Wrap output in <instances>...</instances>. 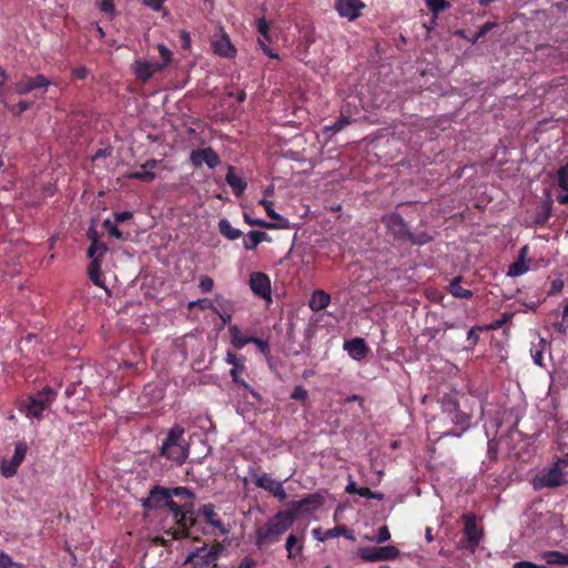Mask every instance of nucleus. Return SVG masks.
I'll return each instance as SVG.
<instances>
[{
	"label": "nucleus",
	"instance_id": "f257e3e1",
	"mask_svg": "<svg viewBox=\"0 0 568 568\" xmlns=\"http://www.w3.org/2000/svg\"><path fill=\"white\" fill-rule=\"evenodd\" d=\"M187 498L194 499V493L187 487L168 488L164 486H153L148 496L140 499V504L144 510H161L168 508L170 510H178V503L173 498Z\"/></svg>",
	"mask_w": 568,
	"mask_h": 568
},
{
	"label": "nucleus",
	"instance_id": "f03ea898",
	"mask_svg": "<svg viewBox=\"0 0 568 568\" xmlns=\"http://www.w3.org/2000/svg\"><path fill=\"white\" fill-rule=\"evenodd\" d=\"M184 428L180 425L171 427L160 447L159 456L178 465H183L190 453L189 445L184 439Z\"/></svg>",
	"mask_w": 568,
	"mask_h": 568
},
{
	"label": "nucleus",
	"instance_id": "7ed1b4c3",
	"mask_svg": "<svg viewBox=\"0 0 568 568\" xmlns=\"http://www.w3.org/2000/svg\"><path fill=\"white\" fill-rule=\"evenodd\" d=\"M293 524L291 519H287V517L282 514V510L277 511L263 526L256 529L255 545L261 548L265 545L277 542Z\"/></svg>",
	"mask_w": 568,
	"mask_h": 568
},
{
	"label": "nucleus",
	"instance_id": "20e7f679",
	"mask_svg": "<svg viewBox=\"0 0 568 568\" xmlns=\"http://www.w3.org/2000/svg\"><path fill=\"white\" fill-rule=\"evenodd\" d=\"M57 396L55 390L45 386L34 395H28L19 405V410L29 418L41 419L42 414L50 407Z\"/></svg>",
	"mask_w": 568,
	"mask_h": 568
},
{
	"label": "nucleus",
	"instance_id": "39448f33",
	"mask_svg": "<svg viewBox=\"0 0 568 568\" xmlns=\"http://www.w3.org/2000/svg\"><path fill=\"white\" fill-rule=\"evenodd\" d=\"M178 510H170L173 515L175 528H170L165 534L171 539L179 540L184 538H192L191 528L196 524V519L192 516L193 505L192 504H178Z\"/></svg>",
	"mask_w": 568,
	"mask_h": 568
},
{
	"label": "nucleus",
	"instance_id": "423d86ee",
	"mask_svg": "<svg viewBox=\"0 0 568 568\" xmlns=\"http://www.w3.org/2000/svg\"><path fill=\"white\" fill-rule=\"evenodd\" d=\"M324 498L320 494H310L301 500H293L287 504V509L282 510V514L291 519L293 523L301 515H312L322 507Z\"/></svg>",
	"mask_w": 568,
	"mask_h": 568
},
{
	"label": "nucleus",
	"instance_id": "0eeeda50",
	"mask_svg": "<svg viewBox=\"0 0 568 568\" xmlns=\"http://www.w3.org/2000/svg\"><path fill=\"white\" fill-rule=\"evenodd\" d=\"M221 551L222 546L220 544H215L210 548L204 545L192 551L186 557L185 564L192 568H216Z\"/></svg>",
	"mask_w": 568,
	"mask_h": 568
},
{
	"label": "nucleus",
	"instance_id": "6e6552de",
	"mask_svg": "<svg viewBox=\"0 0 568 568\" xmlns=\"http://www.w3.org/2000/svg\"><path fill=\"white\" fill-rule=\"evenodd\" d=\"M536 51L540 61L552 70L568 63V42H561L559 45L540 44Z\"/></svg>",
	"mask_w": 568,
	"mask_h": 568
},
{
	"label": "nucleus",
	"instance_id": "1a4fd4ad",
	"mask_svg": "<svg viewBox=\"0 0 568 568\" xmlns=\"http://www.w3.org/2000/svg\"><path fill=\"white\" fill-rule=\"evenodd\" d=\"M444 412L448 414L454 425L459 426V432H446V436H462L470 426V415L459 409V404L453 398H447L443 403Z\"/></svg>",
	"mask_w": 568,
	"mask_h": 568
},
{
	"label": "nucleus",
	"instance_id": "9d476101",
	"mask_svg": "<svg viewBox=\"0 0 568 568\" xmlns=\"http://www.w3.org/2000/svg\"><path fill=\"white\" fill-rule=\"evenodd\" d=\"M564 471L554 464L550 468L545 469L537 474L532 479V487L535 490L542 488H557L566 484Z\"/></svg>",
	"mask_w": 568,
	"mask_h": 568
},
{
	"label": "nucleus",
	"instance_id": "9b49d317",
	"mask_svg": "<svg viewBox=\"0 0 568 568\" xmlns=\"http://www.w3.org/2000/svg\"><path fill=\"white\" fill-rule=\"evenodd\" d=\"M382 222L385 225L387 233L398 242H405L409 237V227L407 222L397 212H392L382 217Z\"/></svg>",
	"mask_w": 568,
	"mask_h": 568
},
{
	"label": "nucleus",
	"instance_id": "f8f14e48",
	"mask_svg": "<svg viewBox=\"0 0 568 568\" xmlns=\"http://www.w3.org/2000/svg\"><path fill=\"white\" fill-rule=\"evenodd\" d=\"M399 555L395 546L362 547L358 549V557L364 561L393 560Z\"/></svg>",
	"mask_w": 568,
	"mask_h": 568
},
{
	"label": "nucleus",
	"instance_id": "ddd939ff",
	"mask_svg": "<svg viewBox=\"0 0 568 568\" xmlns=\"http://www.w3.org/2000/svg\"><path fill=\"white\" fill-rule=\"evenodd\" d=\"M224 361L229 365H232V368L230 369V375L232 377L233 383L245 389H248L250 385L242 378V375L245 373L246 369L245 356H237L233 351L227 349Z\"/></svg>",
	"mask_w": 568,
	"mask_h": 568
},
{
	"label": "nucleus",
	"instance_id": "4468645a",
	"mask_svg": "<svg viewBox=\"0 0 568 568\" xmlns=\"http://www.w3.org/2000/svg\"><path fill=\"white\" fill-rule=\"evenodd\" d=\"M28 445L24 442H18L14 445V453L10 460H2L0 470L3 477L10 478L18 471L19 466L26 458Z\"/></svg>",
	"mask_w": 568,
	"mask_h": 568
},
{
	"label": "nucleus",
	"instance_id": "2eb2a0df",
	"mask_svg": "<svg viewBox=\"0 0 568 568\" xmlns=\"http://www.w3.org/2000/svg\"><path fill=\"white\" fill-rule=\"evenodd\" d=\"M463 520L465 524L464 535L469 544L468 549L474 552L480 542L483 531L478 528L477 518L473 513L465 514Z\"/></svg>",
	"mask_w": 568,
	"mask_h": 568
},
{
	"label": "nucleus",
	"instance_id": "dca6fc26",
	"mask_svg": "<svg viewBox=\"0 0 568 568\" xmlns=\"http://www.w3.org/2000/svg\"><path fill=\"white\" fill-rule=\"evenodd\" d=\"M164 70V64L159 62H150L148 60L139 59L132 64V71L136 79L142 83H146L155 73Z\"/></svg>",
	"mask_w": 568,
	"mask_h": 568
},
{
	"label": "nucleus",
	"instance_id": "f3484780",
	"mask_svg": "<svg viewBox=\"0 0 568 568\" xmlns=\"http://www.w3.org/2000/svg\"><path fill=\"white\" fill-rule=\"evenodd\" d=\"M334 8L339 17L354 21L362 16L365 3L361 0H335Z\"/></svg>",
	"mask_w": 568,
	"mask_h": 568
},
{
	"label": "nucleus",
	"instance_id": "a211bd4d",
	"mask_svg": "<svg viewBox=\"0 0 568 568\" xmlns=\"http://www.w3.org/2000/svg\"><path fill=\"white\" fill-rule=\"evenodd\" d=\"M190 161L194 168H200L205 163L210 169H215L221 163L219 154L212 148L193 150Z\"/></svg>",
	"mask_w": 568,
	"mask_h": 568
},
{
	"label": "nucleus",
	"instance_id": "6ab92c4d",
	"mask_svg": "<svg viewBox=\"0 0 568 568\" xmlns=\"http://www.w3.org/2000/svg\"><path fill=\"white\" fill-rule=\"evenodd\" d=\"M250 287L260 298L271 301V280L263 272H253L250 275Z\"/></svg>",
	"mask_w": 568,
	"mask_h": 568
},
{
	"label": "nucleus",
	"instance_id": "aec40b11",
	"mask_svg": "<svg viewBox=\"0 0 568 568\" xmlns=\"http://www.w3.org/2000/svg\"><path fill=\"white\" fill-rule=\"evenodd\" d=\"M51 84V81L43 74H38L36 77H23L19 82L16 83V92L18 94H28L29 92L40 89L48 88Z\"/></svg>",
	"mask_w": 568,
	"mask_h": 568
},
{
	"label": "nucleus",
	"instance_id": "412c9836",
	"mask_svg": "<svg viewBox=\"0 0 568 568\" xmlns=\"http://www.w3.org/2000/svg\"><path fill=\"white\" fill-rule=\"evenodd\" d=\"M159 163L160 161L155 159H150L140 166V170L130 171L125 173L124 176L129 180H139L145 183H151L156 178L154 170Z\"/></svg>",
	"mask_w": 568,
	"mask_h": 568
},
{
	"label": "nucleus",
	"instance_id": "4be33fe9",
	"mask_svg": "<svg viewBox=\"0 0 568 568\" xmlns=\"http://www.w3.org/2000/svg\"><path fill=\"white\" fill-rule=\"evenodd\" d=\"M212 47L214 52L226 59H231L235 57L236 49L233 45L230 36L222 29L219 37H215L212 40Z\"/></svg>",
	"mask_w": 568,
	"mask_h": 568
},
{
	"label": "nucleus",
	"instance_id": "5701e85b",
	"mask_svg": "<svg viewBox=\"0 0 568 568\" xmlns=\"http://www.w3.org/2000/svg\"><path fill=\"white\" fill-rule=\"evenodd\" d=\"M197 515H201L205 518L206 524L216 528L221 535H227L230 532V527L223 524V521L219 518L215 506L211 503L205 504L199 508Z\"/></svg>",
	"mask_w": 568,
	"mask_h": 568
},
{
	"label": "nucleus",
	"instance_id": "b1692460",
	"mask_svg": "<svg viewBox=\"0 0 568 568\" xmlns=\"http://www.w3.org/2000/svg\"><path fill=\"white\" fill-rule=\"evenodd\" d=\"M344 349L348 355L356 361L365 358L369 352L365 339L362 337H355L344 343Z\"/></svg>",
	"mask_w": 568,
	"mask_h": 568
},
{
	"label": "nucleus",
	"instance_id": "393cba45",
	"mask_svg": "<svg viewBox=\"0 0 568 568\" xmlns=\"http://www.w3.org/2000/svg\"><path fill=\"white\" fill-rule=\"evenodd\" d=\"M215 303L216 305L213 310V313L219 315L223 324H227L229 326L232 325L231 322L234 312L233 302L231 300L222 297L221 295H216Z\"/></svg>",
	"mask_w": 568,
	"mask_h": 568
},
{
	"label": "nucleus",
	"instance_id": "a878e982",
	"mask_svg": "<svg viewBox=\"0 0 568 568\" xmlns=\"http://www.w3.org/2000/svg\"><path fill=\"white\" fill-rule=\"evenodd\" d=\"M88 239L91 241V244L88 248V256L91 260L102 258L104 254L108 252V246L104 243L99 242L98 232L94 229H90L87 233Z\"/></svg>",
	"mask_w": 568,
	"mask_h": 568
},
{
	"label": "nucleus",
	"instance_id": "bb28decb",
	"mask_svg": "<svg viewBox=\"0 0 568 568\" xmlns=\"http://www.w3.org/2000/svg\"><path fill=\"white\" fill-rule=\"evenodd\" d=\"M557 183L561 190L556 196L557 202L568 204V162L557 170Z\"/></svg>",
	"mask_w": 568,
	"mask_h": 568
},
{
	"label": "nucleus",
	"instance_id": "cd10ccee",
	"mask_svg": "<svg viewBox=\"0 0 568 568\" xmlns=\"http://www.w3.org/2000/svg\"><path fill=\"white\" fill-rule=\"evenodd\" d=\"M230 342L235 349H242L245 345L252 344L253 337L242 333L237 325L229 326Z\"/></svg>",
	"mask_w": 568,
	"mask_h": 568
},
{
	"label": "nucleus",
	"instance_id": "c85d7f7f",
	"mask_svg": "<svg viewBox=\"0 0 568 568\" xmlns=\"http://www.w3.org/2000/svg\"><path fill=\"white\" fill-rule=\"evenodd\" d=\"M102 265V258H94L91 261L88 267V274L91 282L101 287L106 290L105 283H104V276L101 271Z\"/></svg>",
	"mask_w": 568,
	"mask_h": 568
},
{
	"label": "nucleus",
	"instance_id": "c756f323",
	"mask_svg": "<svg viewBox=\"0 0 568 568\" xmlns=\"http://www.w3.org/2000/svg\"><path fill=\"white\" fill-rule=\"evenodd\" d=\"M462 281V275L455 276L447 286V292L456 298L469 300L473 297L474 294L470 290L464 288L460 285Z\"/></svg>",
	"mask_w": 568,
	"mask_h": 568
},
{
	"label": "nucleus",
	"instance_id": "7c9ffc66",
	"mask_svg": "<svg viewBox=\"0 0 568 568\" xmlns=\"http://www.w3.org/2000/svg\"><path fill=\"white\" fill-rule=\"evenodd\" d=\"M248 475L251 476L254 485L258 488L265 489L266 491H270L273 487V485L276 484V480L271 477L267 473H263L262 475H258L256 468L250 467L248 468Z\"/></svg>",
	"mask_w": 568,
	"mask_h": 568
},
{
	"label": "nucleus",
	"instance_id": "2f4dec72",
	"mask_svg": "<svg viewBox=\"0 0 568 568\" xmlns=\"http://www.w3.org/2000/svg\"><path fill=\"white\" fill-rule=\"evenodd\" d=\"M552 205L550 201H545L536 210L534 215L531 216V225H545L551 216Z\"/></svg>",
	"mask_w": 568,
	"mask_h": 568
},
{
	"label": "nucleus",
	"instance_id": "473e14b6",
	"mask_svg": "<svg viewBox=\"0 0 568 568\" xmlns=\"http://www.w3.org/2000/svg\"><path fill=\"white\" fill-rule=\"evenodd\" d=\"M329 302L331 296L326 292L322 290H316L313 292L311 296L308 306L312 311L320 312L325 310L328 306Z\"/></svg>",
	"mask_w": 568,
	"mask_h": 568
},
{
	"label": "nucleus",
	"instance_id": "72a5a7b5",
	"mask_svg": "<svg viewBox=\"0 0 568 568\" xmlns=\"http://www.w3.org/2000/svg\"><path fill=\"white\" fill-rule=\"evenodd\" d=\"M225 181L236 195L242 194L247 186V183L235 174L233 166H229Z\"/></svg>",
	"mask_w": 568,
	"mask_h": 568
},
{
	"label": "nucleus",
	"instance_id": "f704fd0d",
	"mask_svg": "<svg viewBox=\"0 0 568 568\" xmlns=\"http://www.w3.org/2000/svg\"><path fill=\"white\" fill-rule=\"evenodd\" d=\"M540 556L549 566H568V552L565 554L558 550H549L544 551Z\"/></svg>",
	"mask_w": 568,
	"mask_h": 568
},
{
	"label": "nucleus",
	"instance_id": "c9c22d12",
	"mask_svg": "<svg viewBox=\"0 0 568 568\" xmlns=\"http://www.w3.org/2000/svg\"><path fill=\"white\" fill-rule=\"evenodd\" d=\"M219 231L224 237L231 241L237 240L243 235L242 231L233 227L227 219L220 220Z\"/></svg>",
	"mask_w": 568,
	"mask_h": 568
},
{
	"label": "nucleus",
	"instance_id": "e433bc0d",
	"mask_svg": "<svg viewBox=\"0 0 568 568\" xmlns=\"http://www.w3.org/2000/svg\"><path fill=\"white\" fill-rule=\"evenodd\" d=\"M247 237L248 240H244L243 242V246L247 251L255 250L261 242L270 240L267 233L262 231H250Z\"/></svg>",
	"mask_w": 568,
	"mask_h": 568
},
{
	"label": "nucleus",
	"instance_id": "4c0bfd02",
	"mask_svg": "<svg viewBox=\"0 0 568 568\" xmlns=\"http://www.w3.org/2000/svg\"><path fill=\"white\" fill-rule=\"evenodd\" d=\"M428 10L434 16V21L438 19V14L448 9L450 3L447 0H426Z\"/></svg>",
	"mask_w": 568,
	"mask_h": 568
},
{
	"label": "nucleus",
	"instance_id": "58836bf2",
	"mask_svg": "<svg viewBox=\"0 0 568 568\" xmlns=\"http://www.w3.org/2000/svg\"><path fill=\"white\" fill-rule=\"evenodd\" d=\"M528 270L529 265L527 264V262L517 258L514 263L509 265L507 275L510 277H517L527 273Z\"/></svg>",
	"mask_w": 568,
	"mask_h": 568
},
{
	"label": "nucleus",
	"instance_id": "ea45409f",
	"mask_svg": "<svg viewBox=\"0 0 568 568\" xmlns=\"http://www.w3.org/2000/svg\"><path fill=\"white\" fill-rule=\"evenodd\" d=\"M352 120L349 116L344 115L343 113L337 118V120L331 125H326L324 128L325 132L337 133L341 132L346 125L351 124Z\"/></svg>",
	"mask_w": 568,
	"mask_h": 568
},
{
	"label": "nucleus",
	"instance_id": "a19ab883",
	"mask_svg": "<svg viewBox=\"0 0 568 568\" xmlns=\"http://www.w3.org/2000/svg\"><path fill=\"white\" fill-rule=\"evenodd\" d=\"M103 227L108 231L110 236L121 241L128 240V234L124 235V233L118 229V223H115V221L112 222L109 219L104 220Z\"/></svg>",
	"mask_w": 568,
	"mask_h": 568
},
{
	"label": "nucleus",
	"instance_id": "79ce46f5",
	"mask_svg": "<svg viewBox=\"0 0 568 568\" xmlns=\"http://www.w3.org/2000/svg\"><path fill=\"white\" fill-rule=\"evenodd\" d=\"M433 240L432 235H429L427 232H418L413 233L409 232V237H407L406 242L410 243L412 245H424L429 243Z\"/></svg>",
	"mask_w": 568,
	"mask_h": 568
},
{
	"label": "nucleus",
	"instance_id": "37998d69",
	"mask_svg": "<svg viewBox=\"0 0 568 568\" xmlns=\"http://www.w3.org/2000/svg\"><path fill=\"white\" fill-rule=\"evenodd\" d=\"M256 29L257 32L262 36V40L265 42H271L272 38L270 36V26L268 22L264 18H260L256 20Z\"/></svg>",
	"mask_w": 568,
	"mask_h": 568
},
{
	"label": "nucleus",
	"instance_id": "c03bdc74",
	"mask_svg": "<svg viewBox=\"0 0 568 568\" xmlns=\"http://www.w3.org/2000/svg\"><path fill=\"white\" fill-rule=\"evenodd\" d=\"M159 54L162 59L160 64H164V69L172 62L173 53L172 51L163 43L158 44Z\"/></svg>",
	"mask_w": 568,
	"mask_h": 568
},
{
	"label": "nucleus",
	"instance_id": "a18cd8bd",
	"mask_svg": "<svg viewBox=\"0 0 568 568\" xmlns=\"http://www.w3.org/2000/svg\"><path fill=\"white\" fill-rule=\"evenodd\" d=\"M268 493L272 494L280 501H284L287 498V494L284 489L282 481H276V484L273 485L272 489Z\"/></svg>",
	"mask_w": 568,
	"mask_h": 568
},
{
	"label": "nucleus",
	"instance_id": "49530a36",
	"mask_svg": "<svg viewBox=\"0 0 568 568\" xmlns=\"http://www.w3.org/2000/svg\"><path fill=\"white\" fill-rule=\"evenodd\" d=\"M213 287H214V281L212 277H210L207 275H202L200 277L199 288L201 290L202 293H209L213 290Z\"/></svg>",
	"mask_w": 568,
	"mask_h": 568
},
{
	"label": "nucleus",
	"instance_id": "de8ad7c7",
	"mask_svg": "<svg viewBox=\"0 0 568 568\" xmlns=\"http://www.w3.org/2000/svg\"><path fill=\"white\" fill-rule=\"evenodd\" d=\"M510 318V315L505 313L503 318L496 320L488 325H484L485 331H496L501 328Z\"/></svg>",
	"mask_w": 568,
	"mask_h": 568
},
{
	"label": "nucleus",
	"instance_id": "09e8293b",
	"mask_svg": "<svg viewBox=\"0 0 568 568\" xmlns=\"http://www.w3.org/2000/svg\"><path fill=\"white\" fill-rule=\"evenodd\" d=\"M307 397H308L307 390L301 385L295 386L291 394V398L294 400L305 402L307 399Z\"/></svg>",
	"mask_w": 568,
	"mask_h": 568
},
{
	"label": "nucleus",
	"instance_id": "8fccbe9b",
	"mask_svg": "<svg viewBox=\"0 0 568 568\" xmlns=\"http://www.w3.org/2000/svg\"><path fill=\"white\" fill-rule=\"evenodd\" d=\"M261 204L264 206L268 217H271L272 220H278V221L283 220V217L274 211L273 202H271L268 200H262Z\"/></svg>",
	"mask_w": 568,
	"mask_h": 568
},
{
	"label": "nucleus",
	"instance_id": "3c124183",
	"mask_svg": "<svg viewBox=\"0 0 568 568\" xmlns=\"http://www.w3.org/2000/svg\"><path fill=\"white\" fill-rule=\"evenodd\" d=\"M252 344H255L258 351L265 355L268 356L271 353L268 342L258 337H253Z\"/></svg>",
	"mask_w": 568,
	"mask_h": 568
},
{
	"label": "nucleus",
	"instance_id": "603ef678",
	"mask_svg": "<svg viewBox=\"0 0 568 568\" xmlns=\"http://www.w3.org/2000/svg\"><path fill=\"white\" fill-rule=\"evenodd\" d=\"M244 220L248 225H252V226L256 225V226H262L265 229H274L275 227V225L272 223L265 222L264 220H260V219H252L247 214L244 215Z\"/></svg>",
	"mask_w": 568,
	"mask_h": 568
},
{
	"label": "nucleus",
	"instance_id": "864d4df0",
	"mask_svg": "<svg viewBox=\"0 0 568 568\" xmlns=\"http://www.w3.org/2000/svg\"><path fill=\"white\" fill-rule=\"evenodd\" d=\"M485 331L484 326H474L471 327L467 333V339L470 342V344L474 346L479 341V334L478 332Z\"/></svg>",
	"mask_w": 568,
	"mask_h": 568
},
{
	"label": "nucleus",
	"instance_id": "5fc2aeb1",
	"mask_svg": "<svg viewBox=\"0 0 568 568\" xmlns=\"http://www.w3.org/2000/svg\"><path fill=\"white\" fill-rule=\"evenodd\" d=\"M297 544V537L294 535V534H291L287 539H286V544H285V548L288 552V557L292 558L295 556L294 554V547L296 546Z\"/></svg>",
	"mask_w": 568,
	"mask_h": 568
},
{
	"label": "nucleus",
	"instance_id": "6e6d98bb",
	"mask_svg": "<svg viewBox=\"0 0 568 568\" xmlns=\"http://www.w3.org/2000/svg\"><path fill=\"white\" fill-rule=\"evenodd\" d=\"M32 105V102L20 101L12 108V112L16 115L22 114L24 111L29 110Z\"/></svg>",
	"mask_w": 568,
	"mask_h": 568
},
{
	"label": "nucleus",
	"instance_id": "4d7b16f0",
	"mask_svg": "<svg viewBox=\"0 0 568 568\" xmlns=\"http://www.w3.org/2000/svg\"><path fill=\"white\" fill-rule=\"evenodd\" d=\"M133 217V213L131 211H123V212H115L114 213V221L118 224H121L125 221H129Z\"/></svg>",
	"mask_w": 568,
	"mask_h": 568
},
{
	"label": "nucleus",
	"instance_id": "13d9d810",
	"mask_svg": "<svg viewBox=\"0 0 568 568\" xmlns=\"http://www.w3.org/2000/svg\"><path fill=\"white\" fill-rule=\"evenodd\" d=\"M562 288H564V281L560 278H557L551 282V286L548 292V295H557L562 291Z\"/></svg>",
	"mask_w": 568,
	"mask_h": 568
},
{
	"label": "nucleus",
	"instance_id": "bf43d9fd",
	"mask_svg": "<svg viewBox=\"0 0 568 568\" xmlns=\"http://www.w3.org/2000/svg\"><path fill=\"white\" fill-rule=\"evenodd\" d=\"M194 303L191 304V306L193 305ZM195 304H197L200 306L201 310H210L213 312L216 303H215V300L214 301H211L209 298H203V300H199Z\"/></svg>",
	"mask_w": 568,
	"mask_h": 568
},
{
	"label": "nucleus",
	"instance_id": "052dcab7",
	"mask_svg": "<svg viewBox=\"0 0 568 568\" xmlns=\"http://www.w3.org/2000/svg\"><path fill=\"white\" fill-rule=\"evenodd\" d=\"M99 8L102 12L111 13L114 11L113 0H99Z\"/></svg>",
	"mask_w": 568,
	"mask_h": 568
},
{
	"label": "nucleus",
	"instance_id": "680f3d73",
	"mask_svg": "<svg viewBox=\"0 0 568 568\" xmlns=\"http://www.w3.org/2000/svg\"><path fill=\"white\" fill-rule=\"evenodd\" d=\"M390 538V532L387 528V526H383L378 529V535H377V542L382 544V542H385L387 541L388 539Z\"/></svg>",
	"mask_w": 568,
	"mask_h": 568
},
{
	"label": "nucleus",
	"instance_id": "e2e57ef3",
	"mask_svg": "<svg viewBox=\"0 0 568 568\" xmlns=\"http://www.w3.org/2000/svg\"><path fill=\"white\" fill-rule=\"evenodd\" d=\"M164 2L165 0H143V3L154 11H159Z\"/></svg>",
	"mask_w": 568,
	"mask_h": 568
},
{
	"label": "nucleus",
	"instance_id": "0e129e2a",
	"mask_svg": "<svg viewBox=\"0 0 568 568\" xmlns=\"http://www.w3.org/2000/svg\"><path fill=\"white\" fill-rule=\"evenodd\" d=\"M72 74L75 79L84 80L89 74V70L85 67H79L72 71Z\"/></svg>",
	"mask_w": 568,
	"mask_h": 568
},
{
	"label": "nucleus",
	"instance_id": "69168bd1",
	"mask_svg": "<svg viewBox=\"0 0 568 568\" xmlns=\"http://www.w3.org/2000/svg\"><path fill=\"white\" fill-rule=\"evenodd\" d=\"M180 39L182 41V48L189 49L191 47V36L187 31L181 30L180 31Z\"/></svg>",
	"mask_w": 568,
	"mask_h": 568
},
{
	"label": "nucleus",
	"instance_id": "338daca9",
	"mask_svg": "<svg viewBox=\"0 0 568 568\" xmlns=\"http://www.w3.org/2000/svg\"><path fill=\"white\" fill-rule=\"evenodd\" d=\"M514 568H547V567L542 566V565L534 564L531 561L523 560V561L516 562L514 565Z\"/></svg>",
	"mask_w": 568,
	"mask_h": 568
},
{
	"label": "nucleus",
	"instance_id": "774afa93",
	"mask_svg": "<svg viewBox=\"0 0 568 568\" xmlns=\"http://www.w3.org/2000/svg\"><path fill=\"white\" fill-rule=\"evenodd\" d=\"M11 557L4 552L0 551V568H8L11 564Z\"/></svg>",
	"mask_w": 568,
	"mask_h": 568
}]
</instances>
